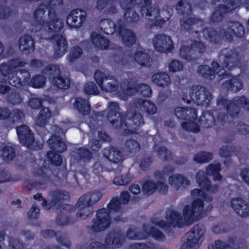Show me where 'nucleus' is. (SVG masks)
Segmentation results:
<instances>
[{"label":"nucleus","instance_id":"nucleus-1","mask_svg":"<svg viewBox=\"0 0 249 249\" xmlns=\"http://www.w3.org/2000/svg\"><path fill=\"white\" fill-rule=\"evenodd\" d=\"M216 105L219 108H223L225 111H218L216 117L210 112L203 113L199 119L200 125L204 128H213L218 132L224 129L226 124H234L233 122L228 121L229 116L232 118L238 117L241 108H249V102L245 96H240L230 100L223 96H219L216 101Z\"/></svg>","mask_w":249,"mask_h":249},{"label":"nucleus","instance_id":"nucleus-2","mask_svg":"<svg viewBox=\"0 0 249 249\" xmlns=\"http://www.w3.org/2000/svg\"><path fill=\"white\" fill-rule=\"evenodd\" d=\"M219 61L222 65L213 61L211 63L212 68L207 65H200L197 69L199 74L203 78L210 80L214 79L215 73L224 78L227 74L225 69L231 71L237 66L239 63L238 53L230 48H224L220 51Z\"/></svg>","mask_w":249,"mask_h":249},{"label":"nucleus","instance_id":"nucleus-3","mask_svg":"<svg viewBox=\"0 0 249 249\" xmlns=\"http://www.w3.org/2000/svg\"><path fill=\"white\" fill-rule=\"evenodd\" d=\"M121 205L118 196L113 197L107 205V209L101 208L96 212V218L92 220L91 230L97 233L109 228L111 220L110 214H119L122 210Z\"/></svg>","mask_w":249,"mask_h":249},{"label":"nucleus","instance_id":"nucleus-4","mask_svg":"<svg viewBox=\"0 0 249 249\" xmlns=\"http://www.w3.org/2000/svg\"><path fill=\"white\" fill-rule=\"evenodd\" d=\"M221 166L219 164H211L206 168L205 172L202 170L198 171L196 175V182L198 186L202 190L215 194L219 188L217 184L212 185L211 180L208 176L213 177L214 181L220 180L222 177L220 174Z\"/></svg>","mask_w":249,"mask_h":249},{"label":"nucleus","instance_id":"nucleus-5","mask_svg":"<svg viewBox=\"0 0 249 249\" xmlns=\"http://www.w3.org/2000/svg\"><path fill=\"white\" fill-rule=\"evenodd\" d=\"M44 73L48 76L51 86L56 90L64 91L70 88L71 78L61 71L58 65H47L44 68Z\"/></svg>","mask_w":249,"mask_h":249},{"label":"nucleus","instance_id":"nucleus-6","mask_svg":"<svg viewBox=\"0 0 249 249\" xmlns=\"http://www.w3.org/2000/svg\"><path fill=\"white\" fill-rule=\"evenodd\" d=\"M213 97V95L208 89L198 85H193L190 88L188 96L183 94L182 100L188 104L193 101L198 106L207 107L210 105Z\"/></svg>","mask_w":249,"mask_h":249},{"label":"nucleus","instance_id":"nucleus-7","mask_svg":"<svg viewBox=\"0 0 249 249\" xmlns=\"http://www.w3.org/2000/svg\"><path fill=\"white\" fill-rule=\"evenodd\" d=\"M151 0H144L142 4H137L141 8V14L145 17L150 29L161 28L166 22L163 18L158 19L160 16V10L156 6H151Z\"/></svg>","mask_w":249,"mask_h":249},{"label":"nucleus","instance_id":"nucleus-8","mask_svg":"<svg viewBox=\"0 0 249 249\" xmlns=\"http://www.w3.org/2000/svg\"><path fill=\"white\" fill-rule=\"evenodd\" d=\"M124 242V235L120 229H113L106 236L105 244L98 242L92 241L89 245L91 249H116L122 246Z\"/></svg>","mask_w":249,"mask_h":249},{"label":"nucleus","instance_id":"nucleus-9","mask_svg":"<svg viewBox=\"0 0 249 249\" xmlns=\"http://www.w3.org/2000/svg\"><path fill=\"white\" fill-rule=\"evenodd\" d=\"M165 218L166 221L157 217H153L151 219V222L153 224L163 230L168 235H174V231L172 227H181V216L177 211L171 210L169 214L166 213Z\"/></svg>","mask_w":249,"mask_h":249},{"label":"nucleus","instance_id":"nucleus-10","mask_svg":"<svg viewBox=\"0 0 249 249\" xmlns=\"http://www.w3.org/2000/svg\"><path fill=\"white\" fill-rule=\"evenodd\" d=\"M102 197V194L99 192H93L91 195H84L80 197L76 205L79 209L76 213L77 217L86 219L93 211L92 205L97 203Z\"/></svg>","mask_w":249,"mask_h":249},{"label":"nucleus","instance_id":"nucleus-11","mask_svg":"<svg viewBox=\"0 0 249 249\" xmlns=\"http://www.w3.org/2000/svg\"><path fill=\"white\" fill-rule=\"evenodd\" d=\"M205 228L202 223H197L187 232L186 241L182 244L181 249H197L204 239Z\"/></svg>","mask_w":249,"mask_h":249},{"label":"nucleus","instance_id":"nucleus-12","mask_svg":"<svg viewBox=\"0 0 249 249\" xmlns=\"http://www.w3.org/2000/svg\"><path fill=\"white\" fill-rule=\"evenodd\" d=\"M52 199L48 201L44 198L41 193H37L34 195V198L39 201H42L41 205L48 210H57L64 202H67L70 199L69 193L63 190H55L52 192Z\"/></svg>","mask_w":249,"mask_h":249},{"label":"nucleus","instance_id":"nucleus-13","mask_svg":"<svg viewBox=\"0 0 249 249\" xmlns=\"http://www.w3.org/2000/svg\"><path fill=\"white\" fill-rule=\"evenodd\" d=\"M204 38L216 47L220 46L223 40L231 42L233 40V35L224 29L217 31L212 27H206L202 31Z\"/></svg>","mask_w":249,"mask_h":249},{"label":"nucleus","instance_id":"nucleus-14","mask_svg":"<svg viewBox=\"0 0 249 249\" xmlns=\"http://www.w3.org/2000/svg\"><path fill=\"white\" fill-rule=\"evenodd\" d=\"M121 89L125 94L133 95L136 94L145 97L152 95V91L150 87L146 84H136V82L131 79H124L121 83Z\"/></svg>","mask_w":249,"mask_h":249},{"label":"nucleus","instance_id":"nucleus-15","mask_svg":"<svg viewBox=\"0 0 249 249\" xmlns=\"http://www.w3.org/2000/svg\"><path fill=\"white\" fill-rule=\"evenodd\" d=\"M204 208V201L200 198L194 199L192 202L191 206L185 205L182 211L185 222L191 225L195 221L198 220L200 218Z\"/></svg>","mask_w":249,"mask_h":249},{"label":"nucleus","instance_id":"nucleus-16","mask_svg":"<svg viewBox=\"0 0 249 249\" xmlns=\"http://www.w3.org/2000/svg\"><path fill=\"white\" fill-rule=\"evenodd\" d=\"M94 79L101 89L107 92L116 91L118 88V80L113 76L107 75L101 70H96L94 74Z\"/></svg>","mask_w":249,"mask_h":249},{"label":"nucleus","instance_id":"nucleus-17","mask_svg":"<svg viewBox=\"0 0 249 249\" xmlns=\"http://www.w3.org/2000/svg\"><path fill=\"white\" fill-rule=\"evenodd\" d=\"M155 50L160 53H169L174 48V43L171 36L164 34L156 35L153 40Z\"/></svg>","mask_w":249,"mask_h":249},{"label":"nucleus","instance_id":"nucleus-18","mask_svg":"<svg viewBox=\"0 0 249 249\" xmlns=\"http://www.w3.org/2000/svg\"><path fill=\"white\" fill-rule=\"evenodd\" d=\"M236 3L234 0H228L225 4H218L211 17L213 23H218L224 18L225 15L235 9Z\"/></svg>","mask_w":249,"mask_h":249},{"label":"nucleus","instance_id":"nucleus-19","mask_svg":"<svg viewBox=\"0 0 249 249\" xmlns=\"http://www.w3.org/2000/svg\"><path fill=\"white\" fill-rule=\"evenodd\" d=\"M51 39L53 44L54 53L55 58L62 57L67 52L68 45L67 39L63 35L60 34H54Z\"/></svg>","mask_w":249,"mask_h":249},{"label":"nucleus","instance_id":"nucleus-20","mask_svg":"<svg viewBox=\"0 0 249 249\" xmlns=\"http://www.w3.org/2000/svg\"><path fill=\"white\" fill-rule=\"evenodd\" d=\"M16 131L20 143L28 148H32L35 140L29 127L26 125H19L16 127Z\"/></svg>","mask_w":249,"mask_h":249},{"label":"nucleus","instance_id":"nucleus-21","mask_svg":"<svg viewBox=\"0 0 249 249\" xmlns=\"http://www.w3.org/2000/svg\"><path fill=\"white\" fill-rule=\"evenodd\" d=\"M87 17L85 11L81 9H73L67 17V23L71 28H79L85 21Z\"/></svg>","mask_w":249,"mask_h":249},{"label":"nucleus","instance_id":"nucleus-22","mask_svg":"<svg viewBox=\"0 0 249 249\" xmlns=\"http://www.w3.org/2000/svg\"><path fill=\"white\" fill-rule=\"evenodd\" d=\"M64 203L61 205L63 206L62 209L64 212L58 214L56 219V224L60 226L73 224L74 222V218L71 213L75 212V207L72 205L64 204Z\"/></svg>","mask_w":249,"mask_h":249},{"label":"nucleus","instance_id":"nucleus-23","mask_svg":"<svg viewBox=\"0 0 249 249\" xmlns=\"http://www.w3.org/2000/svg\"><path fill=\"white\" fill-rule=\"evenodd\" d=\"M125 126L130 133H136L140 127L144 124L142 115L140 113L134 112L131 117L124 120Z\"/></svg>","mask_w":249,"mask_h":249},{"label":"nucleus","instance_id":"nucleus-24","mask_svg":"<svg viewBox=\"0 0 249 249\" xmlns=\"http://www.w3.org/2000/svg\"><path fill=\"white\" fill-rule=\"evenodd\" d=\"M174 114L182 120L195 121L197 119V110L195 108L178 107L175 108Z\"/></svg>","mask_w":249,"mask_h":249},{"label":"nucleus","instance_id":"nucleus-25","mask_svg":"<svg viewBox=\"0 0 249 249\" xmlns=\"http://www.w3.org/2000/svg\"><path fill=\"white\" fill-rule=\"evenodd\" d=\"M231 205L235 213L242 217L249 215V204L241 197H235L231 200Z\"/></svg>","mask_w":249,"mask_h":249},{"label":"nucleus","instance_id":"nucleus-26","mask_svg":"<svg viewBox=\"0 0 249 249\" xmlns=\"http://www.w3.org/2000/svg\"><path fill=\"white\" fill-rule=\"evenodd\" d=\"M118 32L124 46L131 47L135 43L136 35L132 30L125 28L123 23L120 24Z\"/></svg>","mask_w":249,"mask_h":249},{"label":"nucleus","instance_id":"nucleus-27","mask_svg":"<svg viewBox=\"0 0 249 249\" xmlns=\"http://www.w3.org/2000/svg\"><path fill=\"white\" fill-rule=\"evenodd\" d=\"M48 20L47 24L49 32L53 33L60 31L63 27L64 24L58 18L55 10L51 9L48 11Z\"/></svg>","mask_w":249,"mask_h":249},{"label":"nucleus","instance_id":"nucleus-28","mask_svg":"<svg viewBox=\"0 0 249 249\" xmlns=\"http://www.w3.org/2000/svg\"><path fill=\"white\" fill-rule=\"evenodd\" d=\"M19 48L24 54L28 55L35 49V41L29 34H25L18 40Z\"/></svg>","mask_w":249,"mask_h":249},{"label":"nucleus","instance_id":"nucleus-29","mask_svg":"<svg viewBox=\"0 0 249 249\" xmlns=\"http://www.w3.org/2000/svg\"><path fill=\"white\" fill-rule=\"evenodd\" d=\"M120 24H122V21L120 19L116 23L110 19L106 18L102 19L100 21L99 25L103 33L109 35L118 32Z\"/></svg>","mask_w":249,"mask_h":249},{"label":"nucleus","instance_id":"nucleus-30","mask_svg":"<svg viewBox=\"0 0 249 249\" xmlns=\"http://www.w3.org/2000/svg\"><path fill=\"white\" fill-rule=\"evenodd\" d=\"M168 180L171 186L174 187L177 190L187 188L190 184V180L180 174L171 175L169 177Z\"/></svg>","mask_w":249,"mask_h":249},{"label":"nucleus","instance_id":"nucleus-31","mask_svg":"<svg viewBox=\"0 0 249 249\" xmlns=\"http://www.w3.org/2000/svg\"><path fill=\"white\" fill-rule=\"evenodd\" d=\"M73 156L77 162L80 164L83 163L84 165L89 162L93 158L91 151L83 147L76 148L73 151Z\"/></svg>","mask_w":249,"mask_h":249},{"label":"nucleus","instance_id":"nucleus-32","mask_svg":"<svg viewBox=\"0 0 249 249\" xmlns=\"http://www.w3.org/2000/svg\"><path fill=\"white\" fill-rule=\"evenodd\" d=\"M113 104L114 108L110 107L107 118L113 126L117 127L122 126L123 123L122 118L121 114L118 110L119 108L118 104L116 103H113Z\"/></svg>","mask_w":249,"mask_h":249},{"label":"nucleus","instance_id":"nucleus-33","mask_svg":"<svg viewBox=\"0 0 249 249\" xmlns=\"http://www.w3.org/2000/svg\"><path fill=\"white\" fill-rule=\"evenodd\" d=\"M229 31L235 37L244 38L245 40L249 42V38L247 39V36L249 34L245 32L244 26L239 21H230L228 23Z\"/></svg>","mask_w":249,"mask_h":249},{"label":"nucleus","instance_id":"nucleus-34","mask_svg":"<svg viewBox=\"0 0 249 249\" xmlns=\"http://www.w3.org/2000/svg\"><path fill=\"white\" fill-rule=\"evenodd\" d=\"M48 145L53 151L62 153L67 149L66 143L62 141V138L55 134L52 135L47 141Z\"/></svg>","mask_w":249,"mask_h":249},{"label":"nucleus","instance_id":"nucleus-35","mask_svg":"<svg viewBox=\"0 0 249 249\" xmlns=\"http://www.w3.org/2000/svg\"><path fill=\"white\" fill-rule=\"evenodd\" d=\"M223 86L228 91L238 92L243 87L242 81L237 76H233L231 79L226 80Z\"/></svg>","mask_w":249,"mask_h":249},{"label":"nucleus","instance_id":"nucleus-36","mask_svg":"<svg viewBox=\"0 0 249 249\" xmlns=\"http://www.w3.org/2000/svg\"><path fill=\"white\" fill-rule=\"evenodd\" d=\"M137 107L139 106L141 111L147 115H154L157 113L156 105L150 101L139 99L135 102Z\"/></svg>","mask_w":249,"mask_h":249},{"label":"nucleus","instance_id":"nucleus-37","mask_svg":"<svg viewBox=\"0 0 249 249\" xmlns=\"http://www.w3.org/2000/svg\"><path fill=\"white\" fill-rule=\"evenodd\" d=\"M103 155L106 159L115 163L121 161L123 158L122 152L115 147L104 149Z\"/></svg>","mask_w":249,"mask_h":249},{"label":"nucleus","instance_id":"nucleus-38","mask_svg":"<svg viewBox=\"0 0 249 249\" xmlns=\"http://www.w3.org/2000/svg\"><path fill=\"white\" fill-rule=\"evenodd\" d=\"M131 3L134 5L133 7H127L125 10V13L124 14L123 17L127 23H137L140 19L139 14L136 12V9L134 8H139L138 11L141 12V8L138 7V5H136L134 2L131 1Z\"/></svg>","mask_w":249,"mask_h":249},{"label":"nucleus","instance_id":"nucleus-39","mask_svg":"<svg viewBox=\"0 0 249 249\" xmlns=\"http://www.w3.org/2000/svg\"><path fill=\"white\" fill-rule=\"evenodd\" d=\"M179 55L182 58L190 62L196 60L198 57L196 51L191 45L182 46L179 49Z\"/></svg>","mask_w":249,"mask_h":249},{"label":"nucleus","instance_id":"nucleus-40","mask_svg":"<svg viewBox=\"0 0 249 249\" xmlns=\"http://www.w3.org/2000/svg\"><path fill=\"white\" fill-rule=\"evenodd\" d=\"M91 42L94 46L101 50L107 49L110 44L109 39L96 33L91 34Z\"/></svg>","mask_w":249,"mask_h":249},{"label":"nucleus","instance_id":"nucleus-41","mask_svg":"<svg viewBox=\"0 0 249 249\" xmlns=\"http://www.w3.org/2000/svg\"><path fill=\"white\" fill-rule=\"evenodd\" d=\"M51 117V111L49 108L43 107L36 118V124L40 127H45L49 123Z\"/></svg>","mask_w":249,"mask_h":249},{"label":"nucleus","instance_id":"nucleus-42","mask_svg":"<svg viewBox=\"0 0 249 249\" xmlns=\"http://www.w3.org/2000/svg\"><path fill=\"white\" fill-rule=\"evenodd\" d=\"M152 82L159 87L168 86L171 84L170 77L164 72L155 73L152 77Z\"/></svg>","mask_w":249,"mask_h":249},{"label":"nucleus","instance_id":"nucleus-43","mask_svg":"<svg viewBox=\"0 0 249 249\" xmlns=\"http://www.w3.org/2000/svg\"><path fill=\"white\" fill-rule=\"evenodd\" d=\"M134 59L142 67H149L152 61L151 57L146 53L141 51H137L135 52Z\"/></svg>","mask_w":249,"mask_h":249},{"label":"nucleus","instance_id":"nucleus-44","mask_svg":"<svg viewBox=\"0 0 249 249\" xmlns=\"http://www.w3.org/2000/svg\"><path fill=\"white\" fill-rule=\"evenodd\" d=\"M74 107L82 115H89L90 112V105L86 99L77 98L73 104Z\"/></svg>","mask_w":249,"mask_h":249},{"label":"nucleus","instance_id":"nucleus-45","mask_svg":"<svg viewBox=\"0 0 249 249\" xmlns=\"http://www.w3.org/2000/svg\"><path fill=\"white\" fill-rule=\"evenodd\" d=\"M202 22L203 21L201 19L195 17H189L186 18H183L180 21L181 27L185 30L189 32L192 31L193 25L201 26Z\"/></svg>","mask_w":249,"mask_h":249},{"label":"nucleus","instance_id":"nucleus-46","mask_svg":"<svg viewBox=\"0 0 249 249\" xmlns=\"http://www.w3.org/2000/svg\"><path fill=\"white\" fill-rule=\"evenodd\" d=\"M157 181L149 179L145 180L142 186V191L143 194L147 196L153 195L157 191Z\"/></svg>","mask_w":249,"mask_h":249},{"label":"nucleus","instance_id":"nucleus-47","mask_svg":"<svg viewBox=\"0 0 249 249\" xmlns=\"http://www.w3.org/2000/svg\"><path fill=\"white\" fill-rule=\"evenodd\" d=\"M16 156L15 148L11 146L6 145L1 150L2 158L6 163L13 160Z\"/></svg>","mask_w":249,"mask_h":249},{"label":"nucleus","instance_id":"nucleus-48","mask_svg":"<svg viewBox=\"0 0 249 249\" xmlns=\"http://www.w3.org/2000/svg\"><path fill=\"white\" fill-rule=\"evenodd\" d=\"M46 78L42 74H36L34 75L30 80L29 86L35 89L42 88L46 84Z\"/></svg>","mask_w":249,"mask_h":249},{"label":"nucleus","instance_id":"nucleus-49","mask_svg":"<svg viewBox=\"0 0 249 249\" xmlns=\"http://www.w3.org/2000/svg\"><path fill=\"white\" fill-rule=\"evenodd\" d=\"M176 9L178 13L182 16H190L192 13L191 4L189 2L184 3L182 0L178 2L176 6Z\"/></svg>","mask_w":249,"mask_h":249},{"label":"nucleus","instance_id":"nucleus-50","mask_svg":"<svg viewBox=\"0 0 249 249\" xmlns=\"http://www.w3.org/2000/svg\"><path fill=\"white\" fill-rule=\"evenodd\" d=\"M11 115V117H10L8 119L12 125H17L18 124L23 123L25 119L23 112L18 109L14 110Z\"/></svg>","mask_w":249,"mask_h":249},{"label":"nucleus","instance_id":"nucleus-51","mask_svg":"<svg viewBox=\"0 0 249 249\" xmlns=\"http://www.w3.org/2000/svg\"><path fill=\"white\" fill-rule=\"evenodd\" d=\"M212 159L213 154L204 151L196 153L194 156V161L198 163H207Z\"/></svg>","mask_w":249,"mask_h":249},{"label":"nucleus","instance_id":"nucleus-52","mask_svg":"<svg viewBox=\"0 0 249 249\" xmlns=\"http://www.w3.org/2000/svg\"><path fill=\"white\" fill-rule=\"evenodd\" d=\"M7 101L10 104L18 105L23 102V98L21 97L20 92L14 89L7 95Z\"/></svg>","mask_w":249,"mask_h":249},{"label":"nucleus","instance_id":"nucleus-53","mask_svg":"<svg viewBox=\"0 0 249 249\" xmlns=\"http://www.w3.org/2000/svg\"><path fill=\"white\" fill-rule=\"evenodd\" d=\"M82 50L78 45L71 47L69 51V54L68 56V60L70 62H75L82 54Z\"/></svg>","mask_w":249,"mask_h":249},{"label":"nucleus","instance_id":"nucleus-54","mask_svg":"<svg viewBox=\"0 0 249 249\" xmlns=\"http://www.w3.org/2000/svg\"><path fill=\"white\" fill-rule=\"evenodd\" d=\"M47 157L51 163L56 166H59L62 163V156L57 152L50 151L47 154Z\"/></svg>","mask_w":249,"mask_h":249},{"label":"nucleus","instance_id":"nucleus-55","mask_svg":"<svg viewBox=\"0 0 249 249\" xmlns=\"http://www.w3.org/2000/svg\"><path fill=\"white\" fill-rule=\"evenodd\" d=\"M147 234L157 241L163 242L166 240L165 235L159 229L155 227H151L150 228L149 232Z\"/></svg>","mask_w":249,"mask_h":249},{"label":"nucleus","instance_id":"nucleus-56","mask_svg":"<svg viewBox=\"0 0 249 249\" xmlns=\"http://www.w3.org/2000/svg\"><path fill=\"white\" fill-rule=\"evenodd\" d=\"M153 161L152 157L146 154L143 155L140 160V168L144 171L149 170Z\"/></svg>","mask_w":249,"mask_h":249},{"label":"nucleus","instance_id":"nucleus-57","mask_svg":"<svg viewBox=\"0 0 249 249\" xmlns=\"http://www.w3.org/2000/svg\"><path fill=\"white\" fill-rule=\"evenodd\" d=\"M84 90L87 95H96L99 93L96 85L93 81H89L84 85Z\"/></svg>","mask_w":249,"mask_h":249},{"label":"nucleus","instance_id":"nucleus-58","mask_svg":"<svg viewBox=\"0 0 249 249\" xmlns=\"http://www.w3.org/2000/svg\"><path fill=\"white\" fill-rule=\"evenodd\" d=\"M125 146L126 151L131 153L139 150L140 147L139 142L133 139L127 140L125 142Z\"/></svg>","mask_w":249,"mask_h":249},{"label":"nucleus","instance_id":"nucleus-59","mask_svg":"<svg viewBox=\"0 0 249 249\" xmlns=\"http://www.w3.org/2000/svg\"><path fill=\"white\" fill-rule=\"evenodd\" d=\"M131 178L128 174H123L120 176L115 177L113 179V183L116 185H126L131 181Z\"/></svg>","mask_w":249,"mask_h":249},{"label":"nucleus","instance_id":"nucleus-60","mask_svg":"<svg viewBox=\"0 0 249 249\" xmlns=\"http://www.w3.org/2000/svg\"><path fill=\"white\" fill-rule=\"evenodd\" d=\"M183 64L179 60L174 59L168 64V69L170 72H176L183 70Z\"/></svg>","mask_w":249,"mask_h":249},{"label":"nucleus","instance_id":"nucleus-61","mask_svg":"<svg viewBox=\"0 0 249 249\" xmlns=\"http://www.w3.org/2000/svg\"><path fill=\"white\" fill-rule=\"evenodd\" d=\"M0 71L3 76L8 78L15 72L9 62L8 64L4 62L0 65Z\"/></svg>","mask_w":249,"mask_h":249},{"label":"nucleus","instance_id":"nucleus-62","mask_svg":"<svg viewBox=\"0 0 249 249\" xmlns=\"http://www.w3.org/2000/svg\"><path fill=\"white\" fill-rule=\"evenodd\" d=\"M236 129L239 135H246L249 133V125L241 121L236 122Z\"/></svg>","mask_w":249,"mask_h":249},{"label":"nucleus","instance_id":"nucleus-63","mask_svg":"<svg viewBox=\"0 0 249 249\" xmlns=\"http://www.w3.org/2000/svg\"><path fill=\"white\" fill-rule=\"evenodd\" d=\"M46 10H48V8L45 4H40L37 6L34 14L35 18L37 21L41 22L42 16L44 15Z\"/></svg>","mask_w":249,"mask_h":249},{"label":"nucleus","instance_id":"nucleus-64","mask_svg":"<svg viewBox=\"0 0 249 249\" xmlns=\"http://www.w3.org/2000/svg\"><path fill=\"white\" fill-rule=\"evenodd\" d=\"M126 237L130 240H140L144 239L145 237L143 233L137 232L131 228H129L127 230Z\"/></svg>","mask_w":249,"mask_h":249}]
</instances>
